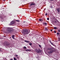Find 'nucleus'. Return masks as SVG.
Masks as SVG:
<instances>
[{"instance_id": "f257e3e1", "label": "nucleus", "mask_w": 60, "mask_h": 60, "mask_svg": "<svg viewBox=\"0 0 60 60\" xmlns=\"http://www.w3.org/2000/svg\"><path fill=\"white\" fill-rule=\"evenodd\" d=\"M30 30L27 29H24L22 32V34H24V35L28 34H29Z\"/></svg>"}, {"instance_id": "f03ea898", "label": "nucleus", "mask_w": 60, "mask_h": 60, "mask_svg": "<svg viewBox=\"0 0 60 60\" xmlns=\"http://www.w3.org/2000/svg\"><path fill=\"white\" fill-rule=\"evenodd\" d=\"M7 31L8 33H10V32H12L14 30L12 28L7 27L6 28Z\"/></svg>"}, {"instance_id": "7ed1b4c3", "label": "nucleus", "mask_w": 60, "mask_h": 60, "mask_svg": "<svg viewBox=\"0 0 60 60\" xmlns=\"http://www.w3.org/2000/svg\"><path fill=\"white\" fill-rule=\"evenodd\" d=\"M57 11L58 13H60V8H58L57 9Z\"/></svg>"}, {"instance_id": "20e7f679", "label": "nucleus", "mask_w": 60, "mask_h": 60, "mask_svg": "<svg viewBox=\"0 0 60 60\" xmlns=\"http://www.w3.org/2000/svg\"><path fill=\"white\" fill-rule=\"evenodd\" d=\"M54 51V50H52L50 51L49 52H48L49 53V54H51Z\"/></svg>"}, {"instance_id": "39448f33", "label": "nucleus", "mask_w": 60, "mask_h": 60, "mask_svg": "<svg viewBox=\"0 0 60 60\" xmlns=\"http://www.w3.org/2000/svg\"><path fill=\"white\" fill-rule=\"evenodd\" d=\"M14 24V22L13 21L11 22L10 23L11 25H13V24Z\"/></svg>"}, {"instance_id": "423d86ee", "label": "nucleus", "mask_w": 60, "mask_h": 60, "mask_svg": "<svg viewBox=\"0 0 60 60\" xmlns=\"http://www.w3.org/2000/svg\"><path fill=\"white\" fill-rule=\"evenodd\" d=\"M36 52L37 53H40V50H37V49H36Z\"/></svg>"}, {"instance_id": "0eeeda50", "label": "nucleus", "mask_w": 60, "mask_h": 60, "mask_svg": "<svg viewBox=\"0 0 60 60\" xmlns=\"http://www.w3.org/2000/svg\"><path fill=\"white\" fill-rule=\"evenodd\" d=\"M5 44L6 45V46H8L9 45V44L7 42H6Z\"/></svg>"}, {"instance_id": "6e6552de", "label": "nucleus", "mask_w": 60, "mask_h": 60, "mask_svg": "<svg viewBox=\"0 0 60 60\" xmlns=\"http://www.w3.org/2000/svg\"><path fill=\"white\" fill-rule=\"evenodd\" d=\"M26 51H31V50L29 49H26Z\"/></svg>"}, {"instance_id": "1a4fd4ad", "label": "nucleus", "mask_w": 60, "mask_h": 60, "mask_svg": "<svg viewBox=\"0 0 60 60\" xmlns=\"http://www.w3.org/2000/svg\"><path fill=\"white\" fill-rule=\"evenodd\" d=\"M32 5H35V3H32L30 4L31 6H32Z\"/></svg>"}, {"instance_id": "9d476101", "label": "nucleus", "mask_w": 60, "mask_h": 60, "mask_svg": "<svg viewBox=\"0 0 60 60\" xmlns=\"http://www.w3.org/2000/svg\"><path fill=\"white\" fill-rule=\"evenodd\" d=\"M24 41H25V42H26L27 43H28V42H29V41H27V40H24Z\"/></svg>"}, {"instance_id": "9b49d317", "label": "nucleus", "mask_w": 60, "mask_h": 60, "mask_svg": "<svg viewBox=\"0 0 60 60\" xmlns=\"http://www.w3.org/2000/svg\"><path fill=\"white\" fill-rule=\"evenodd\" d=\"M43 24L45 26H46V25H47V23H46L43 22Z\"/></svg>"}, {"instance_id": "f8f14e48", "label": "nucleus", "mask_w": 60, "mask_h": 60, "mask_svg": "<svg viewBox=\"0 0 60 60\" xmlns=\"http://www.w3.org/2000/svg\"><path fill=\"white\" fill-rule=\"evenodd\" d=\"M39 21H43V20L42 19H39Z\"/></svg>"}, {"instance_id": "ddd939ff", "label": "nucleus", "mask_w": 60, "mask_h": 60, "mask_svg": "<svg viewBox=\"0 0 60 60\" xmlns=\"http://www.w3.org/2000/svg\"><path fill=\"white\" fill-rule=\"evenodd\" d=\"M54 28L55 30H57V27H54Z\"/></svg>"}, {"instance_id": "4468645a", "label": "nucleus", "mask_w": 60, "mask_h": 60, "mask_svg": "<svg viewBox=\"0 0 60 60\" xmlns=\"http://www.w3.org/2000/svg\"><path fill=\"white\" fill-rule=\"evenodd\" d=\"M15 36H14V35H13L12 36V38L13 39H15V38H14V37Z\"/></svg>"}, {"instance_id": "2eb2a0df", "label": "nucleus", "mask_w": 60, "mask_h": 60, "mask_svg": "<svg viewBox=\"0 0 60 60\" xmlns=\"http://www.w3.org/2000/svg\"><path fill=\"white\" fill-rule=\"evenodd\" d=\"M14 60H17V59L16 58H15V57H14Z\"/></svg>"}, {"instance_id": "dca6fc26", "label": "nucleus", "mask_w": 60, "mask_h": 60, "mask_svg": "<svg viewBox=\"0 0 60 60\" xmlns=\"http://www.w3.org/2000/svg\"><path fill=\"white\" fill-rule=\"evenodd\" d=\"M48 49H49V50H51V49L50 48H48Z\"/></svg>"}, {"instance_id": "f3484780", "label": "nucleus", "mask_w": 60, "mask_h": 60, "mask_svg": "<svg viewBox=\"0 0 60 60\" xmlns=\"http://www.w3.org/2000/svg\"><path fill=\"white\" fill-rule=\"evenodd\" d=\"M29 44L30 46H31V45H32V43H29Z\"/></svg>"}, {"instance_id": "a211bd4d", "label": "nucleus", "mask_w": 60, "mask_h": 60, "mask_svg": "<svg viewBox=\"0 0 60 60\" xmlns=\"http://www.w3.org/2000/svg\"><path fill=\"white\" fill-rule=\"evenodd\" d=\"M24 49H26V47L24 46Z\"/></svg>"}, {"instance_id": "6ab92c4d", "label": "nucleus", "mask_w": 60, "mask_h": 60, "mask_svg": "<svg viewBox=\"0 0 60 60\" xmlns=\"http://www.w3.org/2000/svg\"><path fill=\"white\" fill-rule=\"evenodd\" d=\"M45 30H46L47 31L48 30V29H47V28H45Z\"/></svg>"}, {"instance_id": "aec40b11", "label": "nucleus", "mask_w": 60, "mask_h": 60, "mask_svg": "<svg viewBox=\"0 0 60 60\" xmlns=\"http://www.w3.org/2000/svg\"><path fill=\"white\" fill-rule=\"evenodd\" d=\"M39 46L40 47V48H41V45H39Z\"/></svg>"}, {"instance_id": "412c9836", "label": "nucleus", "mask_w": 60, "mask_h": 60, "mask_svg": "<svg viewBox=\"0 0 60 60\" xmlns=\"http://www.w3.org/2000/svg\"><path fill=\"white\" fill-rule=\"evenodd\" d=\"M15 56H16V57H17V56H18V55H15Z\"/></svg>"}, {"instance_id": "4be33fe9", "label": "nucleus", "mask_w": 60, "mask_h": 60, "mask_svg": "<svg viewBox=\"0 0 60 60\" xmlns=\"http://www.w3.org/2000/svg\"><path fill=\"white\" fill-rule=\"evenodd\" d=\"M16 21H17V22H19V20H16Z\"/></svg>"}, {"instance_id": "5701e85b", "label": "nucleus", "mask_w": 60, "mask_h": 60, "mask_svg": "<svg viewBox=\"0 0 60 60\" xmlns=\"http://www.w3.org/2000/svg\"><path fill=\"white\" fill-rule=\"evenodd\" d=\"M55 22V23H57V22L56 21Z\"/></svg>"}, {"instance_id": "b1692460", "label": "nucleus", "mask_w": 60, "mask_h": 60, "mask_svg": "<svg viewBox=\"0 0 60 60\" xmlns=\"http://www.w3.org/2000/svg\"><path fill=\"white\" fill-rule=\"evenodd\" d=\"M47 19V20H49V18H48Z\"/></svg>"}, {"instance_id": "393cba45", "label": "nucleus", "mask_w": 60, "mask_h": 60, "mask_svg": "<svg viewBox=\"0 0 60 60\" xmlns=\"http://www.w3.org/2000/svg\"><path fill=\"white\" fill-rule=\"evenodd\" d=\"M57 34H58V35L59 34V33H57Z\"/></svg>"}, {"instance_id": "a878e982", "label": "nucleus", "mask_w": 60, "mask_h": 60, "mask_svg": "<svg viewBox=\"0 0 60 60\" xmlns=\"http://www.w3.org/2000/svg\"><path fill=\"white\" fill-rule=\"evenodd\" d=\"M58 32H60V30H58Z\"/></svg>"}, {"instance_id": "bb28decb", "label": "nucleus", "mask_w": 60, "mask_h": 60, "mask_svg": "<svg viewBox=\"0 0 60 60\" xmlns=\"http://www.w3.org/2000/svg\"><path fill=\"white\" fill-rule=\"evenodd\" d=\"M45 15H48V13H46L45 14Z\"/></svg>"}, {"instance_id": "cd10ccee", "label": "nucleus", "mask_w": 60, "mask_h": 60, "mask_svg": "<svg viewBox=\"0 0 60 60\" xmlns=\"http://www.w3.org/2000/svg\"><path fill=\"white\" fill-rule=\"evenodd\" d=\"M54 32L55 33H56V31H54Z\"/></svg>"}, {"instance_id": "c85d7f7f", "label": "nucleus", "mask_w": 60, "mask_h": 60, "mask_svg": "<svg viewBox=\"0 0 60 60\" xmlns=\"http://www.w3.org/2000/svg\"><path fill=\"white\" fill-rule=\"evenodd\" d=\"M17 58L18 59H19V57H17Z\"/></svg>"}, {"instance_id": "c756f323", "label": "nucleus", "mask_w": 60, "mask_h": 60, "mask_svg": "<svg viewBox=\"0 0 60 60\" xmlns=\"http://www.w3.org/2000/svg\"><path fill=\"white\" fill-rule=\"evenodd\" d=\"M59 41H60V38H59Z\"/></svg>"}, {"instance_id": "7c9ffc66", "label": "nucleus", "mask_w": 60, "mask_h": 60, "mask_svg": "<svg viewBox=\"0 0 60 60\" xmlns=\"http://www.w3.org/2000/svg\"><path fill=\"white\" fill-rule=\"evenodd\" d=\"M49 41L50 42V43H51V41Z\"/></svg>"}, {"instance_id": "2f4dec72", "label": "nucleus", "mask_w": 60, "mask_h": 60, "mask_svg": "<svg viewBox=\"0 0 60 60\" xmlns=\"http://www.w3.org/2000/svg\"><path fill=\"white\" fill-rule=\"evenodd\" d=\"M51 43V44H52V45H53V44H52V43Z\"/></svg>"}, {"instance_id": "473e14b6", "label": "nucleus", "mask_w": 60, "mask_h": 60, "mask_svg": "<svg viewBox=\"0 0 60 60\" xmlns=\"http://www.w3.org/2000/svg\"><path fill=\"white\" fill-rule=\"evenodd\" d=\"M50 1H54V0H50Z\"/></svg>"}, {"instance_id": "72a5a7b5", "label": "nucleus", "mask_w": 60, "mask_h": 60, "mask_svg": "<svg viewBox=\"0 0 60 60\" xmlns=\"http://www.w3.org/2000/svg\"><path fill=\"white\" fill-rule=\"evenodd\" d=\"M1 50V49H0V51Z\"/></svg>"}, {"instance_id": "f704fd0d", "label": "nucleus", "mask_w": 60, "mask_h": 60, "mask_svg": "<svg viewBox=\"0 0 60 60\" xmlns=\"http://www.w3.org/2000/svg\"><path fill=\"white\" fill-rule=\"evenodd\" d=\"M51 31H52V30H51Z\"/></svg>"}, {"instance_id": "c9c22d12", "label": "nucleus", "mask_w": 60, "mask_h": 60, "mask_svg": "<svg viewBox=\"0 0 60 60\" xmlns=\"http://www.w3.org/2000/svg\"><path fill=\"white\" fill-rule=\"evenodd\" d=\"M5 0H4V1H5Z\"/></svg>"}, {"instance_id": "e433bc0d", "label": "nucleus", "mask_w": 60, "mask_h": 60, "mask_svg": "<svg viewBox=\"0 0 60 60\" xmlns=\"http://www.w3.org/2000/svg\"><path fill=\"white\" fill-rule=\"evenodd\" d=\"M46 9H45V10Z\"/></svg>"}, {"instance_id": "4c0bfd02", "label": "nucleus", "mask_w": 60, "mask_h": 60, "mask_svg": "<svg viewBox=\"0 0 60 60\" xmlns=\"http://www.w3.org/2000/svg\"><path fill=\"white\" fill-rule=\"evenodd\" d=\"M46 9H45V10Z\"/></svg>"}]
</instances>
